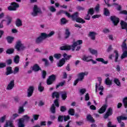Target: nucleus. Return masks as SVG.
<instances>
[{"instance_id": "1", "label": "nucleus", "mask_w": 127, "mask_h": 127, "mask_svg": "<svg viewBox=\"0 0 127 127\" xmlns=\"http://www.w3.org/2000/svg\"><path fill=\"white\" fill-rule=\"evenodd\" d=\"M81 44H83V41L82 40H77L73 42L71 46L65 45L60 47L61 50H70L71 49L74 51L75 49L76 51H79L81 49Z\"/></svg>"}, {"instance_id": "2", "label": "nucleus", "mask_w": 127, "mask_h": 127, "mask_svg": "<svg viewBox=\"0 0 127 127\" xmlns=\"http://www.w3.org/2000/svg\"><path fill=\"white\" fill-rule=\"evenodd\" d=\"M55 34V32L54 31H51L49 34H47L46 33H42L40 36L37 37L35 40V42L36 44H40L42 43V41L44 40V39H46V38H49V37H52Z\"/></svg>"}, {"instance_id": "3", "label": "nucleus", "mask_w": 127, "mask_h": 127, "mask_svg": "<svg viewBox=\"0 0 127 127\" xmlns=\"http://www.w3.org/2000/svg\"><path fill=\"white\" fill-rule=\"evenodd\" d=\"M89 74L87 71H85L84 72H80L77 74L78 78L74 82V86H76L79 82H82L85 78V76H87Z\"/></svg>"}, {"instance_id": "4", "label": "nucleus", "mask_w": 127, "mask_h": 127, "mask_svg": "<svg viewBox=\"0 0 127 127\" xmlns=\"http://www.w3.org/2000/svg\"><path fill=\"white\" fill-rule=\"evenodd\" d=\"M63 57L64 58H63L62 60L60 61V62L57 64L58 67H62L65 64V60H69L72 56H69L66 54H64Z\"/></svg>"}, {"instance_id": "5", "label": "nucleus", "mask_w": 127, "mask_h": 127, "mask_svg": "<svg viewBox=\"0 0 127 127\" xmlns=\"http://www.w3.org/2000/svg\"><path fill=\"white\" fill-rule=\"evenodd\" d=\"M15 49H16L17 51H21V50H24V49H26V47L22 44L21 41L18 40L16 42Z\"/></svg>"}, {"instance_id": "6", "label": "nucleus", "mask_w": 127, "mask_h": 127, "mask_svg": "<svg viewBox=\"0 0 127 127\" xmlns=\"http://www.w3.org/2000/svg\"><path fill=\"white\" fill-rule=\"evenodd\" d=\"M101 84H102V78L98 77V82L95 84V92L97 93L98 92V88L99 91H104V87L103 86H101Z\"/></svg>"}, {"instance_id": "7", "label": "nucleus", "mask_w": 127, "mask_h": 127, "mask_svg": "<svg viewBox=\"0 0 127 127\" xmlns=\"http://www.w3.org/2000/svg\"><path fill=\"white\" fill-rule=\"evenodd\" d=\"M38 13H42V11H41L40 8H38L37 5H35L33 8V12L31 13V15L32 16H36Z\"/></svg>"}, {"instance_id": "8", "label": "nucleus", "mask_w": 127, "mask_h": 127, "mask_svg": "<svg viewBox=\"0 0 127 127\" xmlns=\"http://www.w3.org/2000/svg\"><path fill=\"white\" fill-rule=\"evenodd\" d=\"M11 5L8 7V10H16V9L19 7V4L15 2H12Z\"/></svg>"}, {"instance_id": "9", "label": "nucleus", "mask_w": 127, "mask_h": 127, "mask_svg": "<svg viewBox=\"0 0 127 127\" xmlns=\"http://www.w3.org/2000/svg\"><path fill=\"white\" fill-rule=\"evenodd\" d=\"M56 80V75L53 74L49 77V78L47 80V85H52L53 84V82Z\"/></svg>"}, {"instance_id": "10", "label": "nucleus", "mask_w": 127, "mask_h": 127, "mask_svg": "<svg viewBox=\"0 0 127 127\" xmlns=\"http://www.w3.org/2000/svg\"><path fill=\"white\" fill-rule=\"evenodd\" d=\"M118 123H122V121H127V115L124 114L121 116H119L117 118Z\"/></svg>"}, {"instance_id": "11", "label": "nucleus", "mask_w": 127, "mask_h": 127, "mask_svg": "<svg viewBox=\"0 0 127 127\" xmlns=\"http://www.w3.org/2000/svg\"><path fill=\"white\" fill-rule=\"evenodd\" d=\"M34 91V87L33 86H29L28 89H27V97L29 98L32 96L33 94V91Z\"/></svg>"}, {"instance_id": "12", "label": "nucleus", "mask_w": 127, "mask_h": 127, "mask_svg": "<svg viewBox=\"0 0 127 127\" xmlns=\"http://www.w3.org/2000/svg\"><path fill=\"white\" fill-rule=\"evenodd\" d=\"M14 87V80H12L7 85L6 89V90H8L9 91H10V90H12V89H13Z\"/></svg>"}, {"instance_id": "13", "label": "nucleus", "mask_w": 127, "mask_h": 127, "mask_svg": "<svg viewBox=\"0 0 127 127\" xmlns=\"http://www.w3.org/2000/svg\"><path fill=\"white\" fill-rule=\"evenodd\" d=\"M110 19L113 22L114 25H117L118 23L120 22V19H119V18L115 16H111Z\"/></svg>"}, {"instance_id": "14", "label": "nucleus", "mask_w": 127, "mask_h": 127, "mask_svg": "<svg viewBox=\"0 0 127 127\" xmlns=\"http://www.w3.org/2000/svg\"><path fill=\"white\" fill-rule=\"evenodd\" d=\"M113 115V109L110 108L108 109L106 114L104 115V119H108L110 116Z\"/></svg>"}, {"instance_id": "15", "label": "nucleus", "mask_w": 127, "mask_h": 127, "mask_svg": "<svg viewBox=\"0 0 127 127\" xmlns=\"http://www.w3.org/2000/svg\"><path fill=\"white\" fill-rule=\"evenodd\" d=\"M62 13H64V14H65V15H66V16H67V17H70L71 16V15H70V13H69L68 12H67L66 11H64L63 10H60L59 11H58L57 13V15H60L62 14Z\"/></svg>"}, {"instance_id": "16", "label": "nucleus", "mask_w": 127, "mask_h": 127, "mask_svg": "<svg viewBox=\"0 0 127 127\" xmlns=\"http://www.w3.org/2000/svg\"><path fill=\"white\" fill-rule=\"evenodd\" d=\"M32 69L34 72H38L39 70L41 71V68H40V66H39L38 64H35L33 65Z\"/></svg>"}, {"instance_id": "17", "label": "nucleus", "mask_w": 127, "mask_h": 127, "mask_svg": "<svg viewBox=\"0 0 127 127\" xmlns=\"http://www.w3.org/2000/svg\"><path fill=\"white\" fill-rule=\"evenodd\" d=\"M29 119H30V117H29L28 115H25L23 116V118L20 119L19 120H21V121H22L23 123H27V122L29 121Z\"/></svg>"}, {"instance_id": "18", "label": "nucleus", "mask_w": 127, "mask_h": 127, "mask_svg": "<svg viewBox=\"0 0 127 127\" xmlns=\"http://www.w3.org/2000/svg\"><path fill=\"white\" fill-rule=\"evenodd\" d=\"M96 35H97V33L95 32H90L89 34V36L90 37L92 40H95L96 39Z\"/></svg>"}, {"instance_id": "19", "label": "nucleus", "mask_w": 127, "mask_h": 127, "mask_svg": "<svg viewBox=\"0 0 127 127\" xmlns=\"http://www.w3.org/2000/svg\"><path fill=\"white\" fill-rule=\"evenodd\" d=\"M6 72L5 73L6 76L8 75H10V74L13 73L12 67L10 66H8L6 67Z\"/></svg>"}, {"instance_id": "20", "label": "nucleus", "mask_w": 127, "mask_h": 127, "mask_svg": "<svg viewBox=\"0 0 127 127\" xmlns=\"http://www.w3.org/2000/svg\"><path fill=\"white\" fill-rule=\"evenodd\" d=\"M107 105H103L99 110V114H104L105 112H106V110H107Z\"/></svg>"}, {"instance_id": "21", "label": "nucleus", "mask_w": 127, "mask_h": 127, "mask_svg": "<svg viewBox=\"0 0 127 127\" xmlns=\"http://www.w3.org/2000/svg\"><path fill=\"white\" fill-rule=\"evenodd\" d=\"M14 127L13 123L12 121H8L6 122L5 125L4 126V127Z\"/></svg>"}, {"instance_id": "22", "label": "nucleus", "mask_w": 127, "mask_h": 127, "mask_svg": "<svg viewBox=\"0 0 127 127\" xmlns=\"http://www.w3.org/2000/svg\"><path fill=\"white\" fill-rule=\"evenodd\" d=\"M121 25L122 29H126L127 32V22L121 21Z\"/></svg>"}, {"instance_id": "23", "label": "nucleus", "mask_w": 127, "mask_h": 127, "mask_svg": "<svg viewBox=\"0 0 127 127\" xmlns=\"http://www.w3.org/2000/svg\"><path fill=\"white\" fill-rule=\"evenodd\" d=\"M15 24L17 27L22 26V21H21V20H20V19L18 18L16 20Z\"/></svg>"}, {"instance_id": "24", "label": "nucleus", "mask_w": 127, "mask_h": 127, "mask_svg": "<svg viewBox=\"0 0 127 127\" xmlns=\"http://www.w3.org/2000/svg\"><path fill=\"white\" fill-rule=\"evenodd\" d=\"M82 60H83V61H86V62H90V61H92V56H84L82 58Z\"/></svg>"}, {"instance_id": "25", "label": "nucleus", "mask_w": 127, "mask_h": 127, "mask_svg": "<svg viewBox=\"0 0 127 127\" xmlns=\"http://www.w3.org/2000/svg\"><path fill=\"white\" fill-rule=\"evenodd\" d=\"M79 13L78 12H76L74 13L72 15H70L69 17H71L72 18V20H76L78 18Z\"/></svg>"}, {"instance_id": "26", "label": "nucleus", "mask_w": 127, "mask_h": 127, "mask_svg": "<svg viewBox=\"0 0 127 127\" xmlns=\"http://www.w3.org/2000/svg\"><path fill=\"white\" fill-rule=\"evenodd\" d=\"M96 61H98V62H101V63L105 64H107L109 62L108 61H105V60H104L103 58H97Z\"/></svg>"}, {"instance_id": "27", "label": "nucleus", "mask_w": 127, "mask_h": 127, "mask_svg": "<svg viewBox=\"0 0 127 127\" xmlns=\"http://www.w3.org/2000/svg\"><path fill=\"white\" fill-rule=\"evenodd\" d=\"M113 82L116 84L118 87H121V81L118 78H115L114 79Z\"/></svg>"}, {"instance_id": "28", "label": "nucleus", "mask_w": 127, "mask_h": 127, "mask_svg": "<svg viewBox=\"0 0 127 127\" xmlns=\"http://www.w3.org/2000/svg\"><path fill=\"white\" fill-rule=\"evenodd\" d=\"M86 119L87 121L90 122V123H95V120H94V118H92L91 115H88L86 117Z\"/></svg>"}, {"instance_id": "29", "label": "nucleus", "mask_w": 127, "mask_h": 127, "mask_svg": "<svg viewBox=\"0 0 127 127\" xmlns=\"http://www.w3.org/2000/svg\"><path fill=\"white\" fill-rule=\"evenodd\" d=\"M123 103L125 109H127L126 113H127V97L123 99Z\"/></svg>"}, {"instance_id": "30", "label": "nucleus", "mask_w": 127, "mask_h": 127, "mask_svg": "<svg viewBox=\"0 0 127 127\" xmlns=\"http://www.w3.org/2000/svg\"><path fill=\"white\" fill-rule=\"evenodd\" d=\"M19 56L16 55L14 57L13 61L15 64H18L19 63Z\"/></svg>"}, {"instance_id": "31", "label": "nucleus", "mask_w": 127, "mask_h": 127, "mask_svg": "<svg viewBox=\"0 0 127 127\" xmlns=\"http://www.w3.org/2000/svg\"><path fill=\"white\" fill-rule=\"evenodd\" d=\"M38 90L39 92H43L44 91V87L42 86L41 82H40L38 86Z\"/></svg>"}, {"instance_id": "32", "label": "nucleus", "mask_w": 127, "mask_h": 127, "mask_svg": "<svg viewBox=\"0 0 127 127\" xmlns=\"http://www.w3.org/2000/svg\"><path fill=\"white\" fill-rule=\"evenodd\" d=\"M105 84L108 86L112 85V80L110 79V78L107 77L105 80Z\"/></svg>"}, {"instance_id": "33", "label": "nucleus", "mask_w": 127, "mask_h": 127, "mask_svg": "<svg viewBox=\"0 0 127 127\" xmlns=\"http://www.w3.org/2000/svg\"><path fill=\"white\" fill-rule=\"evenodd\" d=\"M52 97L53 99L55 97L57 98V99H58V98H59V93L57 92H54L52 95Z\"/></svg>"}, {"instance_id": "34", "label": "nucleus", "mask_w": 127, "mask_h": 127, "mask_svg": "<svg viewBox=\"0 0 127 127\" xmlns=\"http://www.w3.org/2000/svg\"><path fill=\"white\" fill-rule=\"evenodd\" d=\"M13 52H14V49L13 48L8 49L6 51V54H12Z\"/></svg>"}, {"instance_id": "35", "label": "nucleus", "mask_w": 127, "mask_h": 127, "mask_svg": "<svg viewBox=\"0 0 127 127\" xmlns=\"http://www.w3.org/2000/svg\"><path fill=\"white\" fill-rule=\"evenodd\" d=\"M13 37H11L10 36H8L6 38L7 41L8 43H9L10 44L12 43V41H13Z\"/></svg>"}, {"instance_id": "36", "label": "nucleus", "mask_w": 127, "mask_h": 127, "mask_svg": "<svg viewBox=\"0 0 127 127\" xmlns=\"http://www.w3.org/2000/svg\"><path fill=\"white\" fill-rule=\"evenodd\" d=\"M69 36H70V31H69V30L68 29H66L65 30L64 38H65V39H67V38H68Z\"/></svg>"}, {"instance_id": "37", "label": "nucleus", "mask_w": 127, "mask_h": 127, "mask_svg": "<svg viewBox=\"0 0 127 127\" xmlns=\"http://www.w3.org/2000/svg\"><path fill=\"white\" fill-rule=\"evenodd\" d=\"M24 111L23 106H20L18 110V114H23V113H24Z\"/></svg>"}, {"instance_id": "38", "label": "nucleus", "mask_w": 127, "mask_h": 127, "mask_svg": "<svg viewBox=\"0 0 127 127\" xmlns=\"http://www.w3.org/2000/svg\"><path fill=\"white\" fill-rule=\"evenodd\" d=\"M89 52L93 55H95L98 53V52L96 50L92 49L91 48L89 49Z\"/></svg>"}, {"instance_id": "39", "label": "nucleus", "mask_w": 127, "mask_h": 127, "mask_svg": "<svg viewBox=\"0 0 127 127\" xmlns=\"http://www.w3.org/2000/svg\"><path fill=\"white\" fill-rule=\"evenodd\" d=\"M68 114L70 115V116H74L75 115V110L73 109H69L68 110Z\"/></svg>"}, {"instance_id": "40", "label": "nucleus", "mask_w": 127, "mask_h": 127, "mask_svg": "<svg viewBox=\"0 0 127 127\" xmlns=\"http://www.w3.org/2000/svg\"><path fill=\"white\" fill-rule=\"evenodd\" d=\"M122 47L123 51H127V44L126 43L123 42Z\"/></svg>"}, {"instance_id": "41", "label": "nucleus", "mask_w": 127, "mask_h": 127, "mask_svg": "<svg viewBox=\"0 0 127 127\" xmlns=\"http://www.w3.org/2000/svg\"><path fill=\"white\" fill-rule=\"evenodd\" d=\"M19 72V67L16 66L14 68V70L13 71V74L15 75V74H17Z\"/></svg>"}, {"instance_id": "42", "label": "nucleus", "mask_w": 127, "mask_h": 127, "mask_svg": "<svg viewBox=\"0 0 127 127\" xmlns=\"http://www.w3.org/2000/svg\"><path fill=\"white\" fill-rule=\"evenodd\" d=\"M75 21H76V22H79L80 23H85V22H86L85 20H84L83 19L80 17L77 18V19H76V20H75Z\"/></svg>"}, {"instance_id": "43", "label": "nucleus", "mask_w": 127, "mask_h": 127, "mask_svg": "<svg viewBox=\"0 0 127 127\" xmlns=\"http://www.w3.org/2000/svg\"><path fill=\"white\" fill-rule=\"evenodd\" d=\"M127 57V51H123V53L121 56V59H124Z\"/></svg>"}, {"instance_id": "44", "label": "nucleus", "mask_w": 127, "mask_h": 127, "mask_svg": "<svg viewBox=\"0 0 127 127\" xmlns=\"http://www.w3.org/2000/svg\"><path fill=\"white\" fill-rule=\"evenodd\" d=\"M49 9L51 12H55V11H56V8H55L54 6H49Z\"/></svg>"}, {"instance_id": "45", "label": "nucleus", "mask_w": 127, "mask_h": 127, "mask_svg": "<svg viewBox=\"0 0 127 127\" xmlns=\"http://www.w3.org/2000/svg\"><path fill=\"white\" fill-rule=\"evenodd\" d=\"M62 98L63 100H66V98H67V93L66 92L64 91L62 93Z\"/></svg>"}, {"instance_id": "46", "label": "nucleus", "mask_w": 127, "mask_h": 127, "mask_svg": "<svg viewBox=\"0 0 127 127\" xmlns=\"http://www.w3.org/2000/svg\"><path fill=\"white\" fill-rule=\"evenodd\" d=\"M24 122L21 121L20 119H19V122L18 123V127H24V124H23Z\"/></svg>"}, {"instance_id": "47", "label": "nucleus", "mask_w": 127, "mask_h": 127, "mask_svg": "<svg viewBox=\"0 0 127 127\" xmlns=\"http://www.w3.org/2000/svg\"><path fill=\"white\" fill-rule=\"evenodd\" d=\"M61 24H66L68 22V20L65 18H62L61 20Z\"/></svg>"}, {"instance_id": "48", "label": "nucleus", "mask_w": 127, "mask_h": 127, "mask_svg": "<svg viewBox=\"0 0 127 127\" xmlns=\"http://www.w3.org/2000/svg\"><path fill=\"white\" fill-rule=\"evenodd\" d=\"M51 112L53 114H55L56 109L55 105H54V104H53L51 107Z\"/></svg>"}, {"instance_id": "49", "label": "nucleus", "mask_w": 127, "mask_h": 127, "mask_svg": "<svg viewBox=\"0 0 127 127\" xmlns=\"http://www.w3.org/2000/svg\"><path fill=\"white\" fill-rule=\"evenodd\" d=\"M94 8H90L88 11H87V13L88 14H90V15H93L94 14Z\"/></svg>"}, {"instance_id": "50", "label": "nucleus", "mask_w": 127, "mask_h": 127, "mask_svg": "<svg viewBox=\"0 0 127 127\" xmlns=\"http://www.w3.org/2000/svg\"><path fill=\"white\" fill-rule=\"evenodd\" d=\"M104 15H106V16L110 15V11H109L108 8H104Z\"/></svg>"}, {"instance_id": "51", "label": "nucleus", "mask_w": 127, "mask_h": 127, "mask_svg": "<svg viewBox=\"0 0 127 127\" xmlns=\"http://www.w3.org/2000/svg\"><path fill=\"white\" fill-rule=\"evenodd\" d=\"M114 53H115V62H118V59H119V53L118 51H115Z\"/></svg>"}, {"instance_id": "52", "label": "nucleus", "mask_w": 127, "mask_h": 127, "mask_svg": "<svg viewBox=\"0 0 127 127\" xmlns=\"http://www.w3.org/2000/svg\"><path fill=\"white\" fill-rule=\"evenodd\" d=\"M42 61H43V62H45V66H49V62L47 59H42Z\"/></svg>"}, {"instance_id": "53", "label": "nucleus", "mask_w": 127, "mask_h": 127, "mask_svg": "<svg viewBox=\"0 0 127 127\" xmlns=\"http://www.w3.org/2000/svg\"><path fill=\"white\" fill-rule=\"evenodd\" d=\"M54 57H55L56 59H60V58L62 57V55L61 54H55Z\"/></svg>"}, {"instance_id": "54", "label": "nucleus", "mask_w": 127, "mask_h": 127, "mask_svg": "<svg viewBox=\"0 0 127 127\" xmlns=\"http://www.w3.org/2000/svg\"><path fill=\"white\" fill-rule=\"evenodd\" d=\"M64 84H65V81H63L62 82H60L57 86H56V89H58V88H59L60 87V86L61 87L64 86Z\"/></svg>"}, {"instance_id": "55", "label": "nucleus", "mask_w": 127, "mask_h": 127, "mask_svg": "<svg viewBox=\"0 0 127 127\" xmlns=\"http://www.w3.org/2000/svg\"><path fill=\"white\" fill-rule=\"evenodd\" d=\"M63 119H64V116L60 115L58 118V121L60 123H62L63 122Z\"/></svg>"}, {"instance_id": "56", "label": "nucleus", "mask_w": 127, "mask_h": 127, "mask_svg": "<svg viewBox=\"0 0 127 127\" xmlns=\"http://www.w3.org/2000/svg\"><path fill=\"white\" fill-rule=\"evenodd\" d=\"M68 120H70V116H69V115L64 116V122H67Z\"/></svg>"}, {"instance_id": "57", "label": "nucleus", "mask_w": 127, "mask_h": 127, "mask_svg": "<svg viewBox=\"0 0 127 127\" xmlns=\"http://www.w3.org/2000/svg\"><path fill=\"white\" fill-rule=\"evenodd\" d=\"M84 19L86 20H90V19H91V16L90 15V14H88L87 13V14L86 15V16H85V17H84Z\"/></svg>"}, {"instance_id": "58", "label": "nucleus", "mask_w": 127, "mask_h": 127, "mask_svg": "<svg viewBox=\"0 0 127 127\" xmlns=\"http://www.w3.org/2000/svg\"><path fill=\"white\" fill-rule=\"evenodd\" d=\"M33 118L34 121H37V120H38V118H39V115H33Z\"/></svg>"}, {"instance_id": "59", "label": "nucleus", "mask_w": 127, "mask_h": 127, "mask_svg": "<svg viewBox=\"0 0 127 127\" xmlns=\"http://www.w3.org/2000/svg\"><path fill=\"white\" fill-rule=\"evenodd\" d=\"M42 76L43 79H45L46 77V71L45 70L42 71Z\"/></svg>"}, {"instance_id": "60", "label": "nucleus", "mask_w": 127, "mask_h": 127, "mask_svg": "<svg viewBox=\"0 0 127 127\" xmlns=\"http://www.w3.org/2000/svg\"><path fill=\"white\" fill-rule=\"evenodd\" d=\"M86 89L82 88L80 90V93H81V95H84V93H86Z\"/></svg>"}, {"instance_id": "61", "label": "nucleus", "mask_w": 127, "mask_h": 127, "mask_svg": "<svg viewBox=\"0 0 127 127\" xmlns=\"http://www.w3.org/2000/svg\"><path fill=\"white\" fill-rule=\"evenodd\" d=\"M6 64L4 63H0V68H4L6 67Z\"/></svg>"}, {"instance_id": "62", "label": "nucleus", "mask_w": 127, "mask_h": 127, "mask_svg": "<svg viewBox=\"0 0 127 127\" xmlns=\"http://www.w3.org/2000/svg\"><path fill=\"white\" fill-rule=\"evenodd\" d=\"M76 8L78 11H80V10H84V9H85V8L80 6H77Z\"/></svg>"}, {"instance_id": "63", "label": "nucleus", "mask_w": 127, "mask_h": 127, "mask_svg": "<svg viewBox=\"0 0 127 127\" xmlns=\"http://www.w3.org/2000/svg\"><path fill=\"white\" fill-rule=\"evenodd\" d=\"M85 101H89L90 100V96H89V93H87L85 96Z\"/></svg>"}, {"instance_id": "64", "label": "nucleus", "mask_w": 127, "mask_h": 127, "mask_svg": "<svg viewBox=\"0 0 127 127\" xmlns=\"http://www.w3.org/2000/svg\"><path fill=\"white\" fill-rule=\"evenodd\" d=\"M108 127H117V125H112V122H110L108 123Z\"/></svg>"}]
</instances>
